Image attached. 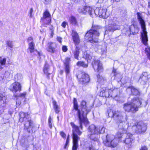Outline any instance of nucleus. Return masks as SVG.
<instances>
[{
  "label": "nucleus",
  "instance_id": "f257e3e1",
  "mask_svg": "<svg viewBox=\"0 0 150 150\" xmlns=\"http://www.w3.org/2000/svg\"><path fill=\"white\" fill-rule=\"evenodd\" d=\"M81 110L79 109L78 106L76 99H74V108L77 111V115L79 118V124L81 128L82 129V123H88V122L86 118L87 114L91 110L90 107H88L86 105V102L83 100L81 103Z\"/></svg>",
  "mask_w": 150,
  "mask_h": 150
},
{
  "label": "nucleus",
  "instance_id": "f03ea898",
  "mask_svg": "<svg viewBox=\"0 0 150 150\" xmlns=\"http://www.w3.org/2000/svg\"><path fill=\"white\" fill-rule=\"evenodd\" d=\"M102 28L98 25H93L91 29L86 33V39L92 43L97 42L100 32Z\"/></svg>",
  "mask_w": 150,
  "mask_h": 150
},
{
  "label": "nucleus",
  "instance_id": "7ed1b4c3",
  "mask_svg": "<svg viewBox=\"0 0 150 150\" xmlns=\"http://www.w3.org/2000/svg\"><path fill=\"white\" fill-rule=\"evenodd\" d=\"M105 128L102 126H96L91 125L88 128V137L91 140L97 141L99 138V134L105 132Z\"/></svg>",
  "mask_w": 150,
  "mask_h": 150
},
{
  "label": "nucleus",
  "instance_id": "20e7f679",
  "mask_svg": "<svg viewBox=\"0 0 150 150\" xmlns=\"http://www.w3.org/2000/svg\"><path fill=\"white\" fill-rule=\"evenodd\" d=\"M142 99L137 98H133L131 102H128L123 105V109L125 112L134 113L137 111L141 105Z\"/></svg>",
  "mask_w": 150,
  "mask_h": 150
},
{
  "label": "nucleus",
  "instance_id": "39448f33",
  "mask_svg": "<svg viewBox=\"0 0 150 150\" xmlns=\"http://www.w3.org/2000/svg\"><path fill=\"white\" fill-rule=\"evenodd\" d=\"M70 124L72 128L73 142L72 150H76L78 146V141L80 138L77 134L80 135L82 132L79 130V127L76 125L73 122H71Z\"/></svg>",
  "mask_w": 150,
  "mask_h": 150
},
{
  "label": "nucleus",
  "instance_id": "423d86ee",
  "mask_svg": "<svg viewBox=\"0 0 150 150\" xmlns=\"http://www.w3.org/2000/svg\"><path fill=\"white\" fill-rule=\"evenodd\" d=\"M137 15L138 19L142 29V32L141 33V38L143 44L146 45L147 44V42L148 41V39L147 32L146 31L145 23L139 13H138Z\"/></svg>",
  "mask_w": 150,
  "mask_h": 150
},
{
  "label": "nucleus",
  "instance_id": "0eeeda50",
  "mask_svg": "<svg viewBox=\"0 0 150 150\" xmlns=\"http://www.w3.org/2000/svg\"><path fill=\"white\" fill-rule=\"evenodd\" d=\"M113 117L116 122L120 123L119 128H121L123 122L127 121L128 119L127 116L124 112L118 111L113 112Z\"/></svg>",
  "mask_w": 150,
  "mask_h": 150
},
{
  "label": "nucleus",
  "instance_id": "6e6552de",
  "mask_svg": "<svg viewBox=\"0 0 150 150\" xmlns=\"http://www.w3.org/2000/svg\"><path fill=\"white\" fill-rule=\"evenodd\" d=\"M132 129L138 134L144 133L146 129V125L142 121H140L135 123L132 127Z\"/></svg>",
  "mask_w": 150,
  "mask_h": 150
},
{
  "label": "nucleus",
  "instance_id": "1a4fd4ad",
  "mask_svg": "<svg viewBox=\"0 0 150 150\" xmlns=\"http://www.w3.org/2000/svg\"><path fill=\"white\" fill-rule=\"evenodd\" d=\"M126 137L125 139L123 140V142L127 144H129L132 143L134 141V138L133 135L130 133L123 134L118 133L117 137L119 139V141H122V138Z\"/></svg>",
  "mask_w": 150,
  "mask_h": 150
},
{
  "label": "nucleus",
  "instance_id": "9d476101",
  "mask_svg": "<svg viewBox=\"0 0 150 150\" xmlns=\"http://www.w3.org/2000/svg\"><path fill=\"white\" fill-rule=\"evenodd\" d=\"M77 77L79 79V82L82 85L86 84L90 81L88 75L83 72L79 71Z\"/></svg>",
  "mask_w": 150,
  "mask_h": 150
},
{
  "label": "nucleus",
  "instance_id": "9b49d317",
  "mask_svg": "<svg viewBox=\"0 0 150 150\" xmlns=\"http://www.w3.org/2000/svg\"><path fill=\"white\" fill-rule=\"evenodd\" d=\"M51 18L49 12L46 10L43 14V16L41 18V21L43 22V26L47 27V25L50 24Z\"/></svg>",
  "mask_w": 150,
  "mask_h": 150
},
{
  "label": "nucleus",
  "instance_id": "f8f14e48",
  "mask_svg": "<svg viewBox=\"0 0 150 150\" xmlns=\"http://www.w3.org/2000/svg\"><path fill=\"white\" fill-rule=\"evenodd\" d=\"M110 25L108 27V30L111 31H114L118 29L119 27L118 25V22L116 18H111L110 21Z\"/></svg>",
  "mask_w": 150,
  "mask_h": 150
},
{
  "label": "nucleus",
  "instance_id": "ddd939ff",
  "mask_svg": "<svg viewBox=\"0 0 150 150\" xmlns=\"http://www.w3.org/2000/svg\"><path fill=\"white\" fill-rule=\"evenodd\" d=\"M106 11L107 9L105 8H96L94 10L95 17L96 16H99L100 17L106 18L108 16V15H107Z\"/></svg>",
  "mask_w": 150,
  "mask_h": 150
},
{
  "label": "nucleus",
  "instance_id": "4468645a",
  "mask_svg": "<svg viewBox=\"0 0 150 150\" xmlns=\"http://www.w3.org/2000/svg\"><path fill=\"white\" fill-rule=\"evenodd\" d=\"M119 91L118 89H110L108 90H105L103 93V95L106 97H116L117 96Z\"/></svg>",
  "mask_w": 150,
  "mask_h": 150
},
{
  "label": "nucleus",
  "instance_id": "2eb2a0df",
  "mask_svg": "<svg viewBox=\"0 0 150 150\" xmlns=\"http://www.w3.org/2000/svg\"><path fill=\"white\" fill-rule=\"evenodd\" d=\"M92 64L95 71L100 73L103 71L102 64L100 61L94 60L92 62Z\"/></svg>",
  "mask_w": 150,
  "mask_h": 150
},
{
  "label": "nucleus",
  "instance_id": "dca6fc26",
  "mask_svg": "<svg viewBox=\"0 0 150 150\" xmlns=\"http://www.w3.org/2000/svg\"><path fill=\"white\" fill-rule=\"evenodd\" d=\"M108 135L106 136L107 141L103 142L105 146L114 147H116L118 144V141L116 138H115L112 140L111 139H107Z\"/></svg>",
  "mask_w": 150,
  "mask_h": 150
},
{
  "label": "nucleus",
  "instance_id": "f3484780",
  "mask_svg": "<svg viewBox=\"0 0 150 150\" xmlns=\"http://www.w3.org/2000/svg\"><path fill=\"white\" fill-rule=\"evenodd\" d=\"M9 89L11 91L16 93L18 91L21 90V86L19 83L15 82L10 85Z\"/></svg>",
  "mask_w": 150,
  "mask_h": 150
},
{
  "label": "nucleus",
  "instance_id": "a211bd4d",
  "mask_svg": "<svg viewBox=\"0 0 150 150\" xmlns=\"http://www.w3.org/2000/svg\"><path fill=\"white\" fill-rule=\"evenodd\" d=\"M71 35L74 44L76 46H77V45L80 42V40L78 33L75 30H73L72 31Z\"/></svg>",
  "mask_w": 150,
  "mask_h": 150
},
{
  "label": "nucleus",
  "instance_id": "6ab92c4d",
  "mask_svg": "<svg viewBox=\"0 0 150 150\" xmlns=\"http://www.w3.org/2000/svg\"><path fill=\"white\" fill-rule=\"evenodd\" d=\"M24 126L27 131L29 133H30L34 126L33 121L30 120L28 119L27 121H25Z\"/></svg>",
  "mask_w": 150,
  "mask_h": 150
},
{
  "label": "nucleus",
  "instance_id": "aec40b11",
  "mask_svg": "<svg viewBox=\"0 0 150 150\" xmlns=\"http://www.w3.org/2000/svg\"><path fill=\"white\" fill-rule=\"evenodd\" d=\"M130 34L135 35L139 32V28L135 24H133L131 25L129 28Z\"/></svg>",
  "mask_w": 150,
  "mask_h": 150
},
{
  "label": "nucleus",
  "instance_id": "412c9836",
  "mask_svg": "<svg viewBox=\"0 0 150 150\" xmlns=\"http://www.w3.org/2000/svg\"><path fill=\"white\" fill-rule=\"evenodd\" d=\"M57 46L55 43L50 42L48 44L47 51L52 53H54L56 51Z\"/></svg>",
  "mask_w": 150,
  "mask_h": 150
},
{
  "label": "nucleus",
  "instance_id": "4be33fe9",
  "mask_svg": "<svg viewBox=\"0 0 150 150\" xmlns=\"http://www.w3.org/2000/svg\"><path fill=\"white\" fill-rule=\"evenodd\" d=\"M85 14L86 13H88L91 17L93 18L95 17L94 10L90 6H85Z\"/></svg>",
  "mask_w": 150,
  "mask_h": 150
},
{
  "label": "nucleus",
  "instance_id": "5701e85b",
  "mask_svg": "<svg viewBox=\"0 0 150 150\" xmlns=\"http://www.w3.org/2000/svg\"><path fill=\"white\" fill-rule=\"evenodd\" d=\"M43 71L44 74L47 76L48 78L49 79V75L51 74V72L50 71L49 65L46 62L45 63L43 69Z\"/></svg>",
  "mask_w": 150,
  "mask_h": 150
},
{
  "label": "nucleus",
  "instance_id": "b1692460",
  "mask_svg": "<svg viewBox=\"0 0 150 150\" xmlns=\"http://www.w3.org/2000/svg\"><path fill=\"white\" fill-rule=\"evenodd\" d=\"M83 57L87 60L88 62L90 61L92 59V53L89 51H87L84 52Z\"/></svg>",
  "mask_w": 150,
  "mask_h": 150
},
{
  "label": "nucleus",
  "instance_id": "393cba45",
  "mask_svg": "<svg viewBox=\"0 0 150 150\" xmlns=\"http://www.w3.org/2000/svg\"><path fill=\"white\" fill-rule=\"evenodd\" d=\"M20 119L19 121L21 122H23L24 119L25 118L27 119L28 116V113H24L23 112H20L19 113Z\"/></svg>",
  "mask_w": 150,
  "mask_h": 150
},
{
  "label": "nucleus",
  "instance_id": "a878e982",
  "mask_svg": "<svg viewBox=\"0 0 150 150\" xmlns=\"http://www.w3.org/2000/svg\"><path fill=\"white\" fill-rule=\"evenodd\" d=\"M127 90L128 91L130 90L133 95L136 96L139 95V90L133 86L128 88Z\"/></svg>",
  "mask_w": 150,
  "mask_h": 150
},
{
  "label": "nucleus",
  "instance_id": "bb28decb",
  "mask_svg": "<svg viewBox=\"0 0 150 150\" xmlns=\"http://www.w3.org/2000/svg\"><path fill=\"white\" fill-rule=\"evenodd\" d=\"M79 48L76 46L75 50L73 52L74 58L77 59H78V57L79 54Z\"/></svg>",
  "mask_w": 150,
  "mask_h": 150
},
{
  "label": "nucleus",
  "instance_id": "cd10ccee",
  "mask_svg": "<svg viewBox=\"0 0 150 150\" xmlns=\"http://www.w3.org/2000/svg\"><path fill=\"white\" fill-rule=\"evenodd\" d=\"M53 104L55 112L57 113H58L59 112V107L57 104V102L55 100H53Z\"/></svg>",
  "mask_w": 150,
  "mask_h": 150
},
{
  "label": "nucleus",
  "instance_id": "c85d7f7f",
  "mask_svg": "<svg viewBox=\"0 0 150 150\" xmlns=\"http://www.w3.org/2000/svg\"><path fill=\"white\" fill-rule=\"evenodd\" d=\"M34 47L35 44L33 42L29 43L28 49L30 53L33 52L35 51Z\"/></svg>",
  "mask_w": 150,
  "mask_h": 150
},
{
  "label": "nucleus",
  "instance_id": "c756f323",
  "mask_svg": "<svg viewBox=\"0 0 150 150\" xmlns=\"http://www.w3.org/2000/svg\"><path fill=\"white\" fill-rule=\"evenodd\" d=\"M69 22L71 23L74 25H77V22L76 18L73 16H71L69 18Z\"/></svg>",
  "mask_w": 150,
  "mask_h": 150
},
{
  "label": "nucleus",
  "instance_id": "7c9ffc66",
  "mask_svg": "<svg viewBox=\"0 0 150 150\" xmlns=\"http://www.w3.org/2000/svg\"><path fill=\"white\" fill-rule=\"evenodd\" d=\"M6 61V58H2L0 57V69L2 68V66L5 65Z\"/></svg>",
  "mask_w": 150,
  "mask_h": 150
},
{
  "label": "nucleus",
  "instance_id": "2f4dec72",
  "mask_svg": "<svg viewBox=\"0 0 150 150\" xmlns=\"http://www.w3.org/2000/svg\"><path fill=\"white\" fill-rule=\"evenodd\" d=\"M85 6H80L78 8V11L79 13L85 14Z\"/></svg>",
  "mask_w": 150,
  "mask_h": 150
},
{
  "label": "nucleus",
  "instance_id": "473e14b6",
  "mask_svg": "<svg viewBox=\"0 0 150 150\" xmlns=\"http://www.w3.org/2000/svg\"><path fill=\"white\" fill-rule=\"evenodd\" d=\"M128 127V123L126 121H125L123 122V124L122 125L121 128H119L125 131L127 129Z\"/></svg>",
  "mask_w": 150,
  "mask_h": 150
},
{
  "label": "nucleus",
  "instance_id": "72a5a7b5",
  "mask_svg": "<svg viewBox=\"0 0 150 150\" xmlns=\"http://www.w3.org/2000/svg\"><path fill=\"white\" fill-rule=\"evenodd\" d=\"M77 65L79 66H82L84 68H86L88 66L87 64L83 62L79 61L77 63Z\"/></svg>",
  "mask_w": 150,
  "mask_h": 150
},
{
  "label": "nucleus",
  "instance_id": "f704fd0d",
  "mask_svg": "<svg viewBox=\"0 0 150 150\" xmlns=\"http://www.w3.org/2000/svg\"><path fill=\"white\" fill-rule=\"evenodd\" d=\"M64 69L67 76L69 74L70 72V67L69 65H64Z\"/></svg>",
  "mask_w": 150,
  "mask_h": 150
},
{
  "label": "nucleus",
  "instance_id": "c9c22d12",
  "mask_svg": "<svg viewBox=\"0 0 150 150\" xmlns=\"http://www.w3.org/2000/svg\"><path fill=\"white\" fill-rule=\"evenodd\" d=\"M145 52L148 58L150 60V47H149L147 46L145 48Z\"/></svg>",
  "mask_w": 150,
  "mask_h": 150
},
{
  "label": "nucleus",
  "instance_id": "e433bc0d",
  "mask_svg": "<svg viewBox=\"0 0 150 150\" xmlns=\"http://www.w3.org/2000/svg\"><path fill=\"white\" fill-rule=\"evenodd\" d=\"M70 61V58L69 57H67L64 62V65H69V62Z\"/></svg>",
  "mask_w": 150,
  "mask_h": 150
},
{
  "label": "nucleus",
  "instance_id": "4c0bfd02",
  "mask_svg": "<svg viewBox=\"0 0 150 150\" xmlns=\"http://www.w3.org/2000/svg\"><path fill=\"white\" fill-rule=\"evenodd\" d=\"M98 81L99 83H102L104 81V79L102 76L98 74L97 76Z\"/></svg>",
  "mask_w": 150,
  "mask_h": 150
},
{
  "label": "nucleus",
  "instance_id": "58836bf2",
  "mask_svg": "<svg viewBox=\"0 0 150 150\" xmlns=\"http://www.w3.org/2000/svg\"><path fill=\"white\" fill-rule=\"evenodd\" d=\"M26 94V93H23L20 94L18 96H17L16 95V96L17 97V98L18 97H25V95ZM17 99L18 98H17L16 101V103L17 104L18 103L17 102Z\"/></svg>",
  "mask_w": 150,
  "mask_h": 150
},
{
  "label": "nucleus",
  "instance_id": "ea45409f",
  "mask_svg": "<svg viewBox=\"0 0 150 150\" xmlns=\"http://www.w3.org/2000/svg\"><path fill=\"white\" fill-rule=\"evenodd\" d=\"M6 100V97L5 96H4L3 95L1 94H0V101H1L3 100V102L4 103Z\"/></svg>",
  "mask_w": 150,
  "mask_h": 150
},
{
  "label": "nucleus",
  "instance_id": "a19ab883",
  "mask_svg": "<svg viewBox=\"0 0 150 150\" xmlns=\"http://www.w3.org/2000/svg\"><path fill=\"white\" fill-rule=\"evenodd\" d=\"M52 119L51 118V117L50 116L48 119V124L50 128H52Z\"/></svg>",
  "mask_w": 150,
  "mask_h": 150
},
{
  "label": "nucleus",
  "instance_id": "79ce46f5",
  "mask_svg": "<svg viewBox=\"0 0 150 150\" xmlns=\"http://www.w3.org/2000/svg\"><path fill=\"white\" fill-rule=\"evenodd\" d=\"M69 134L68 135V136H67V140H66V144L64 146V148H65V149L66 148V146H67L69 144Z\"/></svg>",
  "mask_w": 150,
  "mask_h": 150
},
{
  "label": "nucleus",
  "instance_id": "37998d69",
  "mask_svg": "<svg viewBox=\"0 0 150 150\" xmlns=\"http://www.w3.org/2000/svg\"><path fill=\"white\" fill-rule=\"evenodd\" d=\"M7 45L8 47L11 48H12L13 47V44L11 42L8 41L7 42Z\"/></svg>",
  "mask_w": 150,
  "mask_h": 150
},
{
  "label": "nucleus",
  "instance_id": "c03bdc74",
  "mask_svg": "<svg viewBox=\"0 0 150 150\" xmlns=\"http://www.w3.org/2000/svg\"><path fill=\"white\" fill-rule=\"evenodd\" d=\"M57 40L60 43H61L62 42V38L60 37L57 36Z\"/></svg>",
  "mask_w": 150,
  "mask_h": 150
},
{
  "label": "nucleus",
  "instance_id": "a18cd8bd",
  "mask_svg": "<svg viewBox=\"0 0 150 150\" xmlns=\"http://www.w3.org/2000/svg\"><path fill=\"white\" fill-rule=\"evenodd\" d=\"M62 51L64 52H66L67 51L68 49L67 46H63L62 47Z\"/></svg>",
  "mask_w": 150,
  "mask_h": 150
},
{
  "label": "nucleus",
  "instance_id": "49530a36",
  "mask_svg": "<svg viewBox=\"0 0 150 150\" xmlns=\"http://www.w3.org/2000/svg\"><path fill=\"white\" fill-rule=\"evenodd\" d=\"M50 29L51 30V36L52 38L54 34V30L53 29V28L52 26H51V27L50 28Z\"/></svg>",
  "mask_w": 150,
  "mask_h": 150
},
{
  "label": "nucleus",
  "instance_id": "de8ad7c7",
  "mask_svg": "<svg viewBox=\"0 0 150 150\" xmlns=\"http://www.w3.org/2000/svg\"><path fill=\"white\" fill-rule=\"evenodd\" d=\"M60 134L61 136L63 138H65L66 137V134L63 132H60Z\"/></svg>",
  "mask_w": 150,
  "mask_h": 150
},
{
  "label": "nucleus",
  "instance_id": "09e8293b",
  "mask_svg": "<svg viewBox=\"0 0 150 150\" xmlns=\"http://www.w3.org/2000/svg\"><path fill=\"white\" fill-rule=\"evenodd\" d=\"M67 25V23L65 21H64L62 24L61 25L64 28L66 27V26Z\"/></svg>",
  "mask_w": 150,
  "mask_h": 150
},
{
  "label": "nucleus",
  "instance_id": "8fccbe9b",
  "mask_svg": "<svg viewBox=\"0 0 150 150\" xmlns=\"http://www.w3.org/2000/svg\"><path fill=\"white\" fill-rule=\"evenodd\" d=\"M33 9L32 8H31L30 9V13L29 14V16L30 17H32V13H33Z\"/></svg>",
  "mask_w": 150,
  "mask_h": 150
},
{
  "label": "nucleus",
  "instance_id": "3c124183",
  "mask_svg": "<svg viewBox=\"0 0 150 150\" xmlns=\"http://www.w3.org/2000/svg\"><path fill=\"white\" fill-rule=\"evenodd\" d=\"M18 79L20 80L22 78V75L20 74H18L17 75Z\"/></svg>",
  "mask_w": 150,
  "mask_h": 150
},
{
  "label": "nucleus",
  "instance_id": "603ef678",
  "mask_svg": "<svg viewBox=\"0 0 150 150\" xmlns=\"http://www.w3.org/2000/svg\"><path fill=\"white\" fill-rule=\"evenodd\" d=\"M140 150H148V149L145 146H143L141 147Z\"/></svg>",
  "mask_w": 150,
  "mask_h": 150
},
{
  "label": "nucleus",
  "instance_id": "864d4df0",
  "mask_svg": "<svg viewBox=\"0 0 150 150\" xmlns=\"http://www.w3.org/2000/svg\"><path fill=\"white\" fill-rule=\"evenodd\" d=\"M101 49L102 50V51L103 52H105L106 50V49L105 46L103 47V48H102Z\"/></svg>",
  "mask_w": 150,
  "mask_h": 150
},
{
  "label": "nucleus",
  "instance_id": "5fc2aeb1",
  "mask_svg": "<svg viewBox=\"0 0 150 150\" xmlns=\"http://www.w3.org/2000/svg\"><path fill=\"white\" fill-rule=\"evenodd\" d=\"M33 40V38L31 37H29L28 39V42L31 41Z\"/></svg>",
  "mask_w": 150,
  "mask_h": 150
},
{
  "label": "nucleus",
  "instance_id": "6e6d98bb",
  "mask_svg": "<svg viewBox=\"0 0 150 150\" xmlns=\"http://www.w3.org/2000/svg\"><path fill=\"white\" fill-rule=\"evenodd\" d=\"M51 0H45V4H47L48 2L50 1Z\"/></svg>",
  "mask_w": 150,
  "mask_h": 150
},
{
  "label": "nucleus",
  "instance_id": "4d7b16f0",
  "mask_svg": "<svg viewBox=\"0 0 150 150\" xmlns=\"http://www.w3.org/2000/svg\"><path fill=\"white\" fill-rule=\"evenodd\" d=\"M79 0H71L72 2L75 3H77Z\"/></svg>",
  "mask_w": 150,
  "mask_h": 150
},
{
  "label": "nucleus",
  "instance_id": "13d9d810",
  "mask_svg": "<svg viewBox=\"0 0 150 150\" xmlns=\"http://www.w3.org/2000/svg\"><path fill=\"white\" fill-rule=\"evenodd\" d=\"M104 2V0H98V2L100 3H103Z\"/></svg>",
  "mask_w": 150,
  "mask_h": 150
},
{
  "label": "nucleus",
  "instance_id": "bf43d9fd",
  "mask_svg": "<svg viewBox=\"0 0 150 150\" xmlns=\"http://www.w3.org/2000/svg\"><path fill=\"white\" fill-rule=\"evenodd\" d=\"M112 72L114 73V75H115V74L116 73V70L114 69L112 71Z\"/></svg>",
  "mask_w": 150,
  "mask_h": 150
},
{
  "label": "nucleus",
  "instance_id": "052dcab7",
  "mask_svg": "<svg viewBox=\"0 0 150 150\" xmlns=\"http://www.w3.org/2000/svg\"><path fill=\"white\" fill-rule=\"evenodd\" d=\"M148 7L150 9V1H149L148 3Z\"/></svg>",
  "mask_w": 150,
  "mask_h": 150
},
{
  "label": "nucleus",
  "instance_id": "680f3d73",
  "mask_svg": "<svg viewBox=\"0 0 150 150\" xmlns=\"http://www.w3.org/2000/svg\"><path fill=\"white\" fill-rule=\"evenodd\" d=\"M145 78H146V77L145 76H143L141 77L140 78V80L141 79H143Z\"/></svg>",
  "mask_w": 150,
  "mask_h": 150
},
{
  "label": "nucleus",
  "instance_id": "e2e57ef3",
  "mask_svg": "<svg viewBox=\"0 0 150 150\" xmlns=\"http://www.w3.org/2000/svg\"><path fill=\"white\" fill-rule=\"evenodd\" d=\"M113 1H115L117 2H118L120 1V0H113Z\"/></svg>",
  "mask_w": 150,
  "mask_h": 150
},
{
  "label": "nucleus",
  "instance_id": "0e129e2a",
  "mask_svg": "<svg viewBox=\"0 0 150 150\" xmlns=\"http://www.w3.org/2000/svg\"><path fill=\"white\" fill-rule=\"evenodd\" d=\"M37 53H38V55H40V53H39V52H38V51H37Z\"/></svg>",
  "mask_w": 150,
  "mask_h": 150
},
{
  "label": "nucleus",
  "instance_id": "69168bd1",
  "mask_svg": "<svg viewBox=\"0 0 150 150\" xmlns=\"http://www.w3.org/2000/svg\"><path fill=\"white\" fill-rule=\"evenodd\" d=\"M18 103V105H19L21 103V102H19Z\"/></svg>",
  "mask_w": 150,
  "mask_h": 150
},
{
  "label": "nucleus",
  "instance_id": "338daca9",
  "mask_svg": "<svg viewBox=\"0 0 150 150\" xmlns=\"http://www.w3.org/2000/svg\"><path fill=\"white\" fill-rule=\"evenodd\" d=\"M63 73V71H61V73L62 74V73Z\"/></svg>",
  "mask_w": 150,
  "mask_h": 150
},
{
  "label": "nucleus",
  "instance_id": "774afa93",
  "mask_svg": "<svg viewBox=\"0 0 150 150\" xmlns=\"http://www.w3.org/2000/svg\"><path fill=\"white\" fill-rule=\"evenodd\" d=\"M0 150H1V149H0Z\"/></svg>",
  "mask_w": 150,
  "mask_h": 150
}]
</instances>
